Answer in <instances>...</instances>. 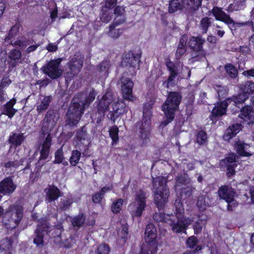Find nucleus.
I'll return each instance as SVG.
<instances>
[{
	"label": "nucleus",
	"instance_id": "obj_1",
	"mask_svg": "<svg viewBox=\"0 0 254 254\" xmlns=\"http://www.w3.org/2000/svg\"><path fill=\"white\" fill-rule=\"evenodd\" d=\"M175 205V215L156 213L153 215V219L157 222L168 223L171 227V230L174 233H185L186 229L191 223V220L184 217V209L180 199L176 200Z\"/></svg>",
	"mask_w": 254,
	"mask_h": 254
},
{
	"label": "nucleus",
	"instance_id": "obj_2",
	"mask_svg": "<svg viewBox=\"0 0 254 254\" xmlns=\"http://www.w3.org/2000/svg\"><path fill=\"white\" fill-rule=\"evenodd\" d=\"M95 96L94 90L90 91L88 97H85L83 93L76 95L73 99L72 103L69 107L66 114L67 124L70 126L76 125L84 113L85 109L88 107L95 99Z\"/></svg>",
	"mask_w": 254,
	"mask_h": 254
},
{
	"label": "nucleus",
	"instance_id": "obj_3",
	"mask_svg": "<svg viewBox=\"0 0 254 254\" xmlns=\"http://www.w3.org/2000/svg\"><path fill=\"white\" fill-rule=\"evenodd\" d=\"M123 106L116 101L113 93L108 90L102 97L97 105L98 113L104 114L106 111H109L108 117L114 122L116 119L122 114Z\"/></svg>",
	"mask_w": 254,
	"mask_h": 254
},
{
	"label": "nucleus",
	"instance_id": "obj_4",
	"mask_svg": "<svg viewBox=\"0 0 254 254\" xmlns=\"http://www.w3.org/2000/svg\"><path fill=\"white\" fill-rule=\"evenodd\" d=\"M182 97L176 92H170L167 98L162 106V109L165 114V120L161 123V126H166L171 123L174 118L175 112L178 108Z\"/></svg>",
	"mask_w": 254,
	"mask_h": 254
},
{
	"label": "nucleus",
	"instance_id": "obj_5",
	"mask_svg": "<svg viewBox=\"0 0 254 254\" xmlns=\"http://www.w3.org/2000/svg\"><path fill=\"white\" fill-rule=\"evenodd\" d=\"M152 185L155 203L158 208H161L167 203L169 194L166 181L162 176L153 178Z\"/></svg>",
	"mask_w": 254,
	"mask_h": 254
},
{
	"label": "nucleus",
	"instance_id": "obj_6",
	"mask_svg": "<svg viewBox=\"0 0 254 254\" xmlns=\"http://www.w3.org/2000/svg\"><path fill=\"white\" fill-rule=\"evenodd\" d=\"M151 107L150 104L145 105L143 109V118L141 122L137 123L140 133V138L142 145L146 144L149 141V135L150 130V118Z\"/></svg>",
	"mask_w": 254,
	"mask_h": 254
},
{
	"label": "nucleus",
	"instance_id": "obj_7",
	"mask_svg": "<svg viewBox=\"0 0 254 254\" xmlns=\"http://www.w3.org/2000/svg\"><path fill=\"white\" fill-rule=\"evenodd\" d=\"M247 98L248 96L245 94H240L237 96L233 97L232 98H228L224 101L217 103L212 109V117L216 118L224 115L227 107L231 103L237 106L239 104L244 103Z\"/></svg>",
	"mask_w": 254,
	"mask_h": 254
},
{
	"label": "nucleus",
	"instance_id": "obj_8",
	"mask_svg": "<svg viewBox=\"0 0 254 254\" xmlns=\"http://www.w3.org/2000/svg\"><path fill=\"white\" fill-rule=\"evenodd\" d=\"M157 237V231L153 224H149L145 231V244H143L142 248L145 247L147 251L151 254H155L157 252V243L156 239Z\"/></svg>",
	"mask_w": 254,
	"mask_h": 254
},
{
	"label": "nucleus",
	"instance_id": "obj_9",
	"mask_svg": "<svg viewBox=\"0 0 254 254\" xmlns=\"http://www.w3.org/2000/svg\"><path fill=\"white\" fill-rule=\"evenodd\" d=\"M146 206V193L142 190L139 191L136 195L135 201L129 204V209L132 216L140 217Z\"/></svg>",
	"mask_w": 254,
	"mask_h": 254
},
{
	"label": "nucleus",
	"instance_id": "obj_10",
	"mask_svg": "<svg viewBox=\"0 0 254 254\" xmlns=\"http://www.w3.org/2000/svg\"><path fill=\"white\" fill-rule=\"evenodd\" d=\"M5 218H8L11 228H15L23 217V208L16 205L10 206L5 213Z\"/></svg>",
	"mask_w": 254,
	"mask_h": 254
},
{
	"label": "nucleus",
	"instance_id": "obj_11",
	"mask_svg": "<svg viewBox=\"0 0 254 254\" xmlns=\"http://www.w3.org/2000/svg\"><path fill=\"white\" fill-rule=\"evenodd\" d=\"M166 65L170 72V75L175 77L181 74L183 78H188L190 76L191 71L187 66H183V64L179 62L174 63L170 60L166 62Z\"/></svg>",
	"mask_w": 254,
	"mask_h": 254
},
{
	"label": "nucleus",
	"instance_id": "obj_12",
	"mask_svg": "<svg viewBox=\"0 0 254 254\" xmlns=\"http://www.w3.org/2000/svg\"><path fill=\"white\" fill-rule=\"evenodd\" d=\"M60 63V59L50 61L41 68V70L52 79L58 78L63 73L59 66Z\"/></svg>",
	"mask_w": 254,
	"mask_h": 254
},
{
	"label": "nucleus",
	"instance_id": "obj_13",
	"mask_svg": "<svg viewBox=\"0 0 254 254\" xmlns=\"http://www.w3.org/2000/svg\"><path fill=\"white\" fill-rule=\"evenodd\" d=\"M127 72H124L120 80L123 97L125 100L133 101L134 99L132 94L133 82L131 79L127 77Z\"/></svg>",
	"mask_w": 254,
	"mask_h": 254
},
{
	"label": "nucleus",
	"instance_id": "obj_14",
	"mask_svg": "<svg viewBox=\"0 0 254 254\" xmlns=\"http://www.w3.org/2000/svg\"><path fill=\"white\" fill-rule=\"evenodd\" d=\"M205 42V40L201 37H192L188 41V44L189 46L194 52L198 53L197 55L193 57L194 61L201 60L205 57L204 52L202 50V46Z\"/></svg>",
	"mask_w": 254,
	"mask_h": 254
},
{
	"label": "nucleus",
	"instance_id": "obj_15",
	"mask_svg": "<svg viewBox=\"0 0 254 254\" xmlns=\"http://www.w3.org/2000/svg\"><path fill=\"white\" fill-rule=\"evenodd\" d=\"M83 56L79 54L74 56L68 63V69L66 71L67 76L73 77L81 70L83 64Z\"/></svg>",
	"mask_w": 254,
	"mask_h": 254
},
{
	"label": "nucleus",
	"instance_id": "obj_16",
	"mask_svg": "<svg viewBox=\"0 0 254 254\" xmlns=\"http://www.w3.org/2000/svg\"><path fill=\"white\" fill-rule=\"evenodd\" d=\"M59 119V116L53 111H49L44 120L42 131L47 137L49 135L51 136L50 132L54 128L57 124V122Z\"/></svg>",
	"mask_w": 254,
	"mask_h": 254
},
{
	"label": "nucleus",
	"instance_id": "obj_17",
	"mask_svg": "<svg viewBox=\"0 0 254 254\" xmlns=\"http://www.w3.org/2000/svg\"><path fill=\"white\" fill-rule=\"evenodd\" d=\"M50 228L49 224L45 219L39 220L37 229L35 230L36 237L34 239V243L38 247H42L44 245L43 234L44 232H48Z\"/></svg>",
	"mask_w": 254,
	"mask_h": 254
},
{
	"label": "nucleus",
	"instance_id": "obj_18",
	"mask_svg": "<svg viewBox=\"0 0 254 254\" xmlns=\"http://www.w3.org/2000/svg\"><path fill=\"white\" fill-rule=\"evenodd\" d=\"M18 31V26L16 25L13 26L11 28L8 36L5 37V41L12 45L24 48L30 44L29 41L26 39V38H22L15 41L12 40V39L17 35Z\"/></svg>",
	"mask_w": 254,
	"mask_h": 254
},
{
	"label": "nucleus",
	"instance_id": "obj_19",
	"mask_svg": "<svg viewBox=\"0 0 254 254\" xmlns=\"http://www.w3.org/2000/svg\"><path fill=\"white\" fill-rule=\"evenodd\" d=\"M212 12L216 20L223 22L231 30L235 28V23L234 20L221 9L217 7H214Z\"/></svg>",
	"mask_w": 254,
	"mask_h": 254
},
{
	"label": "nucleus",
	"instance_id": "obj_20",
	"mask_svg": "<svg viewBox=\"0 0 254 254\" xmlns=\"http://www.w3.org/2000/svg\"><path fill=\"white\" fill-rule=\"evenodd\" d=\"M140 61V56L134 54L131 52L126 53L123 58L122 65L124 66L135 68L138 65Z\"/></svg>",
	"mask_w": 254,
	"mask_h": 254
},
{
	"label": "nucleus",
	"instance_id": "obj_21",
	"mask_svg": "<svg viewBox=\"0 0 254 254\" xmlns=\"http://www.w3.org/2000/svg\"><path fill=\"white\" fill-rule=\"evenodd\" d=\"M16 188L11 178L7 177L0 182V194H9L13 192Z\"/></svg>",
	"mask_w": 254,
	"mask_h": 254
},
{
	"label": "nucleus",
	"instance_id": "obj_22",
	"mask_svg": "<svg viewBox=\"0 0 254 254\" xmlns=\"http://www.w3.org/2000/svg\"><path fill=\"white\" fill-rule=\"evenodd\" d=\"M46 193L45 201L47 203H51L57 199L60 196V190L54 186H49L44 190Z\"/></svg>",
	"mask_w": 254,
	"mask_h": 254
},
{
	"label": "nucleus",
	"instance_id": "obj_23",
	"mask_svg": "<svg viewBox=\"0 0 254 254\" xmlns=\"http://www.w3.org/2000/svg\"><path fill=\"white\" fill-rule=\"evenodd\" d=\"M235 147L237 152L241 156H250L253 154V150L250 149V145L240 140L235 142Z\"/></svg>",
	"mask_w": 254,
	"mask_h": 254
},
{
	"label": "nucleus",
	"instance_id": "obj_24",
	"mask_svg": "<svg viewBox=\"0 0 254 254\" xmlns=\"http://www.w3.org/2000/svg\"><path fill=\"white\" fill-rule=\"evenodd\" d=\"M239 117L250 124L254 121V111L251 106H246L241 110Z\"/></svg>",
	"mask_w": 254,
	"mask_h": 254
},
{
	"label": "nucleus",
	"instance_id": "obj_25",
	"mask_svg": "<svg viewBox=\"0 0 254 254\" xmlns=\"http://www.w3.org/2000/svg\"><path fill=\"white\" fill-rule=\"evenodd\" d=\"M235 193L234 190L228 186H222L218 190L220 197L224 199L226 201L232 200V198L234 196Z\"/></svg>",
	"mask_w": 254,
	"mask_h": 254
},
{
	"label": "nucleus",
	"instance_id": "obj_26",
	"mask_svg": "<svg viewBox=\"0 0 254 254\" xmlns=\"http://www.w3.org/2000/svg\"><path fill=\"white\" fill-rule=\"evenodd\" d=\"M51 137L49 135L46 137L45 141L42 145V148L40 150V157L38 161V163L40 164L43 160H46L49 154V150L51 145Z\"/></svg>",
	"mask_w": 254,
	"mask_h": 254
},
{
	"label": "nucleus",
	"instance_id": "obj_27",
	"mask_svg": "<svg viewBox=\"0 0 254 254\" xmlns=\"http://www.w3.org/2000/svg\"><path fill=\"white\" fill-rule=\"evenodd\" d=\"M16 103V100L14 98L11 99L3 106L2 114L5 115L9 118H12L17 112V110L13 108Z\"/></svg>",
	"mask_w": 254,
	"mask_h": 254
},
{
	"label": "nucleus",
	"instance_id": "obj_28",
	"mask_svg": "<svg viewBox=\"0 0 254 254\" xmlns=\"http://www.w3.org/2000/svg\"><path fill=\"white\" fill-rule=\"evenodd\" d=\"M241 129V125L239 124H235L230 126L223 135L225 140L229 141L235 136Z\"/></svg>",
	"mask_w": 254,
	"mask_h": 254
},
{
	"label": "nucleus",
	"instance_id": "obj_29",
	"mask_svg": "<svg viewBox=\"0 0 254 254\" xmlns=\"http://www.w3.org/2000/svg\"><path fill=\"white\" fill-rule=\"evenodd\" d=\"M11 250V240L8 238L2 240L0 245V254H10Z\"/></svg>",
	"mask_w": 254,
	"mask_h": 254
},
{
	"label": "nucleus",
	"instance_id": "obj_30",
	"mask_svg": "<svg viewBox=\"0 0 254 254\" xmlns=\"http://www.w3.org/2000/svg\"><path fill=\"white\" fill-rule=\"evenodd\" d=\"M175 189L180 190V187L182 185H187L191 183V180L189 176L186 174L181 175L177 176L176 179Z\"/></svg>",
	"mask_w": 254,
	"mask_h": 254
},
{
	"label": "nucleus",
	"instance_id": "obj_31",
	"mask_svg": "<svg viewBox=\"0 0 254 254\" xmlns=\"http://www.w3.org/2000/svg\"><path fill=\"white\" fill-rule=\"evenodd\" d=\"M202 0H182L184 8L190 10H195L201 4Z\"/></svg>",
	"mask_w": 254,
	"mask_h": 254
},
{
	"label": "nucleus",
	"instance_id": "obj_32",
	"mask_svg": "<svg viewBox=\"0 0 254 254\" xmlns=\"http://www.w3.org/2000/svg\"><path fill=\"white\" fill-rule=\"evenodd\" d=\"M52 101L51 96H45L41 100L40 104L37 107V111L40 114L46 111Z\"/></svg>",
	"mask_w": 254,
	"mask_h": 254
},
{
	"label": "nucleus",
	"instance_id": "obj_33",
	"mask_svg": "<svg viewBox=\"0 0 254 254\" xmlns=\"http://www.w3.org/2000/svg\"><path fill=\"white\" fill-rule=\"evenodd\" d=\"M110 66V62L108 61H104L98 66L97 71L102 76L106 77L109 73L108 70Z\"/></svg>",
	"mask_w": 254,
	"mask_h": 254
},
{
	"label": "nucleus",
	"instance_id": "obj_34",
	"mask_svg": "<svg viewBox=\"0 0 254 254\" xmlns=\"http://www.w3.org/2000/svg\"><path fill=\"white\" fill-rule=\"evenodd\" d=\"M183 8H184V5L183 4L182 0H171L170 1L169 6L170 13H174Z\"/></svg>",
	"mask_w": 254,
	"mask_h": 254
},
{
	"label": "nucleus",
	"instance_id": "obj_35",
	"mask_svg": "<svg viewBox=\"0 0 254 254\" xmlns=\"http://www.w3.org/2000/svg\"><path fill=\"white\" fill-rule=\"evenodd\" d=\"M112 190V187L105 186L101 190L97 193H95L92 196V201L94 203H100L104 197L105 193L107 191H109Z\"/></svg>",
	"mask_w": 254,
	"mask_h": 254
},
{
	"label": "nucleus",
	"instance_id": "obj_36",
	"mask_svg": "<svg viewBox=\"0 0 254 254\" xmlns=\"http://www.w3.org/2000/svg\"><path fill=\"white\" fill-rule=\"evenodd\" d=\"M23 160L22 159L20 160H15V161H8L4 164V167L7 170H9L11 173L15 172L18 167L22 164Z\"/></svg>",
	"mask_w": 254,
	"mask_h": 254
},
{
	"label": "nucleus",
	"instance_id": "obj_37",
	"mask_svg": "<svg viewBox=\"0 0 254 254\" xmlns=\"http://www.w3.org/2000/svg\"><path fill=\"white\" fill-rule=\"evenodd\" d=\"M240 88L245 94H252L254 93V82L248 81L242 84Z\"/></svg>",
	"mask_w": 254,
	"mask_h": 254
},
{
	"label": "nucleus",
	"instance_id": "obj_38",
	"mask_svg": "<svg viewBox=\"0 0 254 254\" xmlns=\"http://www.w3.org/2000/svg\"><path fill=\"white\" fill-rule=\"evenodd\" d=\"M245 1L246 0H239L234 3L230 4L227 8L228 11L232 12L234 10L238 11L243 9L245 7Z\"/></svg>",
	"mask_w": 254,
	"mask_h": 254
},
{
	"label": "nucleus",
	"instance_id": "obj_39",
	"mask_svg": "<svg viewBox=\"0 0 254 254\" xmlns=\"http://www.w3.org/2000/svg\"><path fill=\"white\" fill-rule=\"evenodd\" d=\"M116 26L114 25H111L109 27V31L108 32V35L114 39L118 38L124 31V29L123 28H116Z\"/></svg>",
	"mask_w": 254,
	"mask_h": 254
},
{
	"label": "nucleus",
	"instance_id": "obj_40",
	"mask_svg": "<svg viewBox=\"0 0 254 254\" xmlns=\"http://www.w3.org/2000/svg\"><path fill=\"white\" fill-rule=\"evenodd\" d=\"M24 138L22 134L13 133L12 136L9 137V142L16 146L20 145L23 141Z\"/></svg>",
	"mask_w": 254,
	"mask_h": 254
},
{
	"label": "nucleus",
	"instance_id": "obj_41",
	"mask_svg": "<svg viewBox=\"0 0 254 254\" xmlns=\"http://www.w3.org/2000/svg\"><path fill=\"white\" fill-rule=\"evenodd\" d=\"M85 218L83 214H79L74 217L71 220V223L74 227L79 228L83 226L85 222Z\"/></svg>",
	"mask_w": 254,
	"mask_h": 254
},
{
	"label": "nucleus",
	"instance_id": "obj_42",
	"mask_svg": "<svg viewBox=\"0 0 254 254\" xmlns=\"http://www.w3.org/2000/svg\"><path fill=\"white\" fill-rule=\"evenodd\" d=\"M214 88L217 92L219 99L223 98L227 95L228 89L226 86H222L221 85H215Z\"/></svg>",
	"mask_w": 254,
	"mask_h": 254
},
{
	"label": "nucleus",
	"instance_id": "obj_43",
	"mask_svg": "<svg viewBox=\"0 0 254 254\" xmlns=\"http://www.w3.org/2000/svg\"><path fill=\"white\" fill-rule=\"evenodd\" d=\"M81 156V153L77 150L72 151L71 156L69 158V163L72 166H75L79 162Z\"/></svg>",
	"mask_w": 254,
	"mask_h": 254
},
{
	"label": "nucleus",
	"instance_id": "obj_44",
	"mask_svg": "<svg viewBox=\"0 0 254 254\" xmlns=\"http://www.w3.org/2000/svg\"><path fill=\"white\" fill-rule=\"evenodd\" d=\"M211 24L210 18L208 17L203 18L200 22L199 28L203 33H206L207 29Z\"/></svg>",
	"mask_w": 254,
	"mask_h": 254
},
{
	"label": "nucleus",
	"instance_id": "obj_45",
	"mask_svg": "<svg viewBox=\"0 0 254 254\" xmlns=\"http://www.w3.org/2000/svg\"><path fill=\"white\" fill-rule=\"evenodd\" d=\"M73 202V200L71 198H66L61 199L59 209L61 210H65L68 209L71 204Z\"/></svg>",
	"mask_w": 254,
	"mask_h": 254
},
{
	"label": "nucleus",
	"instance_id": "obj_46",
	"mask_svg": "<svg viewBox=\"0 0 254 254\" xmlns=\"http://www.w3.org/2000/svg\"><path fill=\"white\" fill-rule=\"evenodd\" d=\"M225 69L230 77L234 78L237 76L238 71L233 65L231 64H227L225 66Z\"/></svg>",
	"mask_w": 254,
	"mask_h": 254
},
{
	"label": "nucleus",
	"instance_id": "obj_47",
	"mask_svg": "<svg viewBox=\"0 0 254 254\" xmlns=\"http://www.w3.org/2000/svg\"><path fill=\"white\" fill-rule=\"evenodd\" d=\"M207 141V136L206 132L203 130H200L196 135V142L200 145L204 144Z\"/></svg>",
	"mask_w": 254,
	"mask_h": 254
},
{
	"label": "nucleus",
	"instance_id": "obj_48",
	"mask_svg": "<svg viewBox=\"0 0 254 254\" xmlns=\"http://www.w3.org/2000/svg\"><path fill=\"white\" fill-rule=\"evenodd\" d=\"M123 199L120 198L114 201L112 205L111 210L114 213H119L122 209Z\"/></svg>",
	"mask_w": 254,
	"mask_h": 254
},
{
	"label": "nucleus",
	"instance_id": "obj_49",
	"mask_svg": "<svg viewBox=\"0 0 254 254\" xmlns=\"http://www.w3.org/2000/svg\"><path fill=\"white\" fill-rule=\"evenodd\" d=\"M119 128L117 126H113L109 130V134L112 139L113 143H116L119 140Z\"/></svg>",
	"mask_w": 254,
	"mask_h": 254
},
{
	"label": "nucleus",
	"instance_id": "obj_50",
	"mask_svg": "<svg viewBox=\"0 0 254 254\" xmlns=\"http://www.w3.org/2000/svg\"><path fill=\"white\" fill-rule=\"evenodd\" d=\"M22 56L21 52L16 49H14L10 52L8 57L12 61L16 62L21 59Z\"/></svg>",
	"mask_w": 254,
	"mask_h": 254
},
{
	"label": "nucleus",
	"instance_id": "obj_51",
	"mask_svg": "<svg viewBox=\"0 0 254 254\" xmlns=\"http://www.w3.org/2000/svg\"><path fill=\"white\" fill-rule=\"evenodd\" d=\"M176 77L174 75H169L168 78L163 83V85L165 88H171L176 84Z\"/></svg>",
	"mask_w": 254,
	"mask_h": 254
},
{
	"label": "nucleus",
	"instance_id": "obj_52",
	"mask_svg": "<svg viewBox=\"0 0 254 254\" xmlns=\"http://www.w3.org/2000/svg\"><path fill=\"white\" fill-rule=\"evenodd\" d=\"M109 252V246L105 244H102L98 246L95 253L96 254H108Z\"/></svg>",
	"mask_w": 254,
	"mask_h": 254
},
{
	"label": "nucleus",
	"instance_id": "obj_53",
	"mask_svg": "<svg viewBox=\"0 0 254 254\" xmlns=\"http://www.w3.org/2000/svg\"><path fill=\"white\" fill-rule=\"evenodd\" d=\"M196 204L200 209H204L205 206L208 205V203L206 201L204 196L199 195L198 197Z\"/></svg>",
	"mask_w": 254,
	"mask_h": 254
},
{
	"label": "nucleus",
	"instance_id": "obj_54",
	"mask_svg": "<svg viewBox=\"0 0 254 254\" xmlns=\"http://www.w3.org/2000/svg\"><path fill=\"white\" fill-rule=\"evenodd\" d=\"M198 220L200 221V222L199 221H196L193 225L195 234H197L201 231L202 228V225L204 224V222L205 221V219L203 218H199Z\"/></svg>",
	"mask_w": 254,
	"mask_h": 254
},
{
	"label": "nucleus",
	"instance_id": "obj_55",
	"mask_svg": "<svg viewBox=\"0 0 254 254\" xmlns=\"http://www.w3.org/2000/svg\"><path fill=\"white\" fill-rule=\"evenodd\" d=\"M64 157L63 155V152L62 149H58L55 153V159L54 161L55 163L60 164L63 162Z\"/></svg>",
	"mask_w": 254,
	"mask_h": 254
},
{
	"label": "nucleus",
	"instance_id": "obj_56",
	"mask_svg": "<svg viewBox=\"0 0 254 254\" xmlns=\"http://www.w3.org/2000/svg\"><path fill=\"white\" fill-rule=\"evenodd\" d=\"M197 243V240L194 236L189 237L187 241V245L190 249H193Z\"/></svg>",
	"mask_w": 254,
	"mask_h": 254
},
{
	"label": "nucleus",
	"instance_id": "obj_57",
	"mask_svg": "<svg viewBox=\"0 0 254 254\" xmlns=\"http://www.w3.org/2000/svg\"><path fill=\"white\" fill-rule=\"evenodd\" d=\"M223 162L227 164H235L236 162V155L234 154H230L227 157H226Z\"/></svg>",
	"mask_w": 254,
	"mask_h": 254
},
{
	"label": "nucleus",
	"instance_id": "obj_58",
	"mask_svg": "<svg viewBox=\"0 0 254 254\" xmlns=\"http://www.w3.org/2000/svg\"><path fill=\"white\" fill-rule=\"evenodd\" d=\"M125 21L124 15L115 16L113 25L115 26L123 24Z\"/></svg>",
	"mask_w": 254,
	"mask_h": 254
},
{
	"label": "nucleus",
	"instance_id": "obj_59",
	"mask_svg": "<svg viewBox=\"0 0 254 254\" xmlns=\"http://www.w3.org/2000/svg\"><path fill=\"white\" fill-rule=\"evenodd\" d=\"M188 37L186 35H184L180 38L178 47L186 48Z\"/></svg>",
	"mask_w": 254,
	"mask_h": 254
},
{
	"label": "nucleus",
	"instance_id": "obj_60",
	"mask_svg": "<svg viewBox=\"0 0 254 254\" xmlns=\"http://www.w3.org/2000/svg\"><path fill=\"white\" fill-rule=\"evenodd\" d=\"M187 48H181L178 47L177 50L176 52V58L177 60L180 59L181 56H182L186 52Z\"/></svg>",
	"mask_w": 254,
	"mask_h": 254
},
{
	"label": "nucleus",
	"instance_id": "obj_61",
	"mask_svg": "<svg viewBox=\"0 0 254 254\" xmlns=\"http://www.w3.org/2000/svg\"><path fill=\"white\" fill-rule=\"evenodd\" d=\"M112 19V16L107 12H103L101 16V20L105 23L109 22Z\"/></svg>",
	"mask_w": 254,
	"mask_h": 254
},
{
	"label": "nucleus",
	"instance_id": "obj_62",
	"mask_svg": "<svg viewBox=\"0 0 254 254\" xmlns=\"http://www.w3.org/2000/svg\"><path fill=\"white\" fill-rule=\"evenodd\" d=\"M125 9L123 7L118 6L114 10V14L115 16L124 15Z\"/></svg>",
	"mask_w": 254,
	"mask_h": 254
},
{
	"label": "nucleus",
	"instance_id": "obj_63",
	"mask_svg": "<svg viewBox=\"0 0 254 254\" xmlns=\"http://www.w3.org/2000/svg\"><path fill=\"white\" fill-rule=\"evenodd\" d=\"M226 202L228 203V209L229 210H232L237 205V203L234 200V197L232 198V200H230V201H226Z\"/></svg>",
	"mask_w": 254,
	"mask_h": 254
},
{
	"label": "nucleus",
	"instance_id": "obj_64",
	"mask_svg": "<svg viewBox=\"0 0 254 254\" xmlns=\"http://www.w3.org/2000/svg\"><path fill=\"white\" fill-rule=\"evenodd\" d=\"M195 190V188L192 186L185 189L184 193L186 195V197L190 196L192 192Z\"/></svg>",
	"mask_w": 254,
	"mask_h": 254
}]
</instances>
